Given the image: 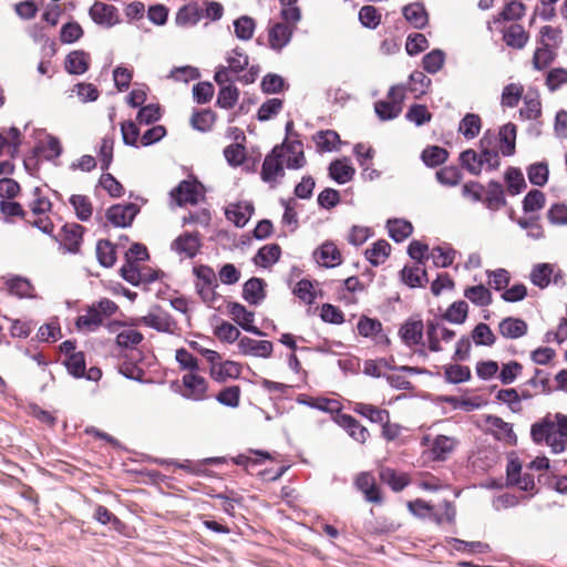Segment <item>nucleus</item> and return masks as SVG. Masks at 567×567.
<instances>
[{
	"mask_svg": "<svg viewBox=\"0 0 567 567\" xmlns=\"http://www.w3.org/2000/svg\"><path fill=\"white\" fill-rule=\"evenodd\" d=\"M210 377L218 381L224 382L228 379H237L241 373V365L235 361H224L218 365L209 368Z\"/></svg>",
	"mask_w": 567,
	"mask_h": 567,
	"instance_id": "obj_20",
	"label": "nucleus"
},
{
	"mask_svg": "<svg viewBox=\"0 0 567 567\" xmlns=\"http://www.w3.org/2000/svg\"><path fill=\"white\" fill-rule=\"evenodd\" d=\"M553 272L554 265L547 262L537 264L533 267L529 279L535 286L545 288L549 285Z\"/></svg>",
	"mask_w": 567,
	"mask_h": 567,
	"instance_id": "obj_34",
	"label": "nucleus"
},
{
	"mask_svg": "<svg viewBox=\"0 0 567 567\" xmlns=\"http://www.w3.org/2000/svg\"><path fill=\"white\" fill-rule=\"evenodd\" d=\"M461 178V172L454 166H445L436 172L437 182L447 187L456 186Z\"/></svg>",
	"mask_w": 567,
	"mask_h": 567,
	"instance_id": "obj_53",
	"label": "nucleus"
},
{
	"mask_svg": "<svg viewBox=\"0 0 567 567\" xmlns=\"http://www.w3.org/2000/svg\"><path fill=\"white\" fill-rule=\"evenodd\" d=\"M336 422L343 427L348 434L355 441L364 443L369 436L368 430L361 425L354 417L348 414H341L336 417Z\"/></svg>",
	"mask_w": 567,
	"mask_h": 567,
	"instance_id": "obj_19",
	"label": "nucleus"
},
{
	"mask_svg": "<svg viewBox=\"0 0 567 567\" xmlns=\"http://www.w3.org/2000/svg\"><path fill=\"white\" fill-rule=\"evenodd\" d=\"M142 321L151 328H154L163 332H172L174 329V322L164 312H151L142 318Z\"/></svg>",
	"mask_w": 567,
	"mask_h": 567,
	"instance_id": "obj_38",
	"label": "nucleus"
},
{
	"mask_svg": "<svg viewBox=\"0 0 567 567\" xmlns=\"http://www.w3.org/2000/svg\"><path fill=\"white\" fill-rule=\"evenodd\" d=\"M468 306L465 301H455L446 310L444 317L453 323H463L467 318Z\"/></svg>",
	"mask_w": 567,
	"mask_h": 567,
	"instance_id": "obj_51",
	"label": "nucleus"
},
{
	"mask_svg": "<svg viewBox=\"0 0 567 567\" xmlns=\"http://www.w3.org/2000/svg\"><path fill=\"white\" fill-rule=\"evenodd\" d=\"M254 207L248 202L230 203L226 209L225 215L227 219L235 224L237 227H244L250 219Z\"/></svg>",
	"mask_w": 567,
	"mask_h": 567,
	"instance_id": "obj_16",
	"label": "nucleus"
},
{
	"mask_svg": "<svg viewBox=\"0 0 567 567\" xmlns=\"http://www.w3.org/2000/svg\"><path fill=\"white\" fill-rule=\"evenodd\" d=\"M7 288L11 295L19 298H34V287L23 277L14 276L6 280Z\"/></svg>",
	"mask_w": 567,
	"mask_h": 567,
	"instance_id": "obj_27",
	"label": "nucleus"
},
{
	"mask_svg": "<svg viewBox=\"0 0 567 567\" xmlns=\"http://www.w3.org/2000/svg\"><path fill=\"white\" fill-rule=\"evenodd\" d=\"M96 255L100 264L104 267L113 266L116 260L114 247L107 240H100L97 243Z\"/></svg>",
	"mask_w": 567,
	"mask_h": 567,
	"instance_id": "obj_52",
	"label": "nucleus"
},
{
	"mask_svg": "<svg viewBox=\"0 0 567 567\" xmlns=\"http://www.w3.org/2000/svg\"><path fill=\"white\" fill-rule=\"evenodd\" d=\"M472 338L477 346H493L495 343V336L486 323H478L473 332Z\"/></svg>",
	"mask_w": 567,
	"mask_h": 567,
	"instance_id": "obj_59",
	"label": "nucleus"
},
{
	"mask_svg": "<svg viewBox=\"0 0 567 567\" xmlns=\"http://www.w3.org/2000/svg\"><path fill=\"white\" fill-rule=\"evenodd\" d=\"M390 251V244L381 239L374 243L371 248L367 249L365 257L373 266H379L386 260Z\"/></svg>",
	"mask_w": 567,
	"mask_h": 567,
	"instance_id": "obj_36",
	"label": "nucleus"
},
{
	"mask_svg": "<svg viewBox=\"0 0 567 567\" xmlns=\"http://www.w3.org/2000/svg\"><path fill=\"white\" fill-rule=\"evenodd\" d=\"M102 324L103 320L93 306H90L85 313L79 316L76 319L78 329L85 332L95 331Z\"/></svg>",
	"mask_w": 567,
	"mask_h": 567,
	"instance_id": "obj_35",
	"label": "nucleus"
},
{
	"mask_svg": "<svg viewBox=\"0 0 567 567\" xmlns=\"http://www.w3.org/2000/svg\"><path fill=\"white\" fill-rule=\"evenodd\" d=\"M92 20L105 28H111L120 22L117 9L103 2H95L90 9Z\"/></svg>",
	"mask_w": 567,
	"mask_h": 567,
	"instance_id": "obj_13",
	"label": "nucleus"
},
{
	"mask_svg": "<svg viewBox=\"0 0 567 567\" xmlns=\"http://www.w3.org/2000/svg\"><path fill=\"white\" fill-rule=\"evenodd\" d=\"M359 20L363 27L375 29L381 22V14L372 6H363L359 11Z\"/></svg>",
	"mask_w": 567,
	"mask_h": 567,
	"instance_id": "obj_64",
	"label": "nucleus"
},
{
	"mask_svg": "<svg viewBox=\"0 0 567 567\" xmlns=\"http://www.w3.org/2000/svg\"><path fill=\"white\" fill-rule=\"evenodd\" d=\"M499 150L504 156H511L515 153L516 125L506 123L499 128Z\"/></svg>",
	"mask_w": 567,
	"mask_h": 567,
	"instance_id": "obj_28",
	"label": "nucleus"
},
{
	"mask_svg": "<svg viewBox=\"0 0 567 567\" xmlns=\"http://www.w3.org/2000/svg\"><path fill=\"white\" fill-rule=\"evenodd\" d=\"M423 322L421 320H409L400 329L399 334L408 347L419 344L423 338Z\"/></svg>",
	"mask_w": 567,
	"mask_h": 567,
	"instance_id": "obj_18",
	"label": "nucleus"
},
{
	"mask_svg": "<svg viewBox=\"0 0 567 567\" xmlns=\"http://www.w3.org/2000/svg\"><path fill=\"white\" fill-rule=\"evenodd\" d=\"M390 237L400 243L406 239L413 230L411 223L403 219H393L388 221Z\"/></svg>",
	"mask_w": 567,
	"mask_h": 567,
	"instance_id": "obj_42",
	"label": "nucleus"
},
{
	"mask_svg": "<svg viewBox=\"0 0 567 567\" xmlns=\"http://www.w3.org/2000/svg\"><path fill=\"white\" fill-rule=\"evenodd\" d=\"M238 350L243 355H252L259 358H269L272 353V343L268 340H255L249 337H243L237 343Z\"/></svg>",
	"mask_w": 567,
	"mask_h": 567,
	"instance_id": "obj_11",
	"label": "nucleus"
},
{
	"mask_svg": "<svg viewBox=\"0 0 567 567\" xmlns=\"http://www.w3.org/2000/svg\"><path fill=\"white\" fill-rule=\"evenodd\" d=\"M464 297L478 307H485L492 303V293L483 285L466 288L464 290Z\"/></svg>",
	"mask_w": 567,
	"mask_h": 567,
	"instance_id": "obj_37",
	"label": "nucleus"
},
{
	"mask_svg": "<svg viewBox=\"0 0 567 567\" xmlns=\"http://www.w3.org/2000/svg\"><path fill=\"white\" fill-rule=\"evenodd\" d=\"M401 277L409 287H421L426 280V270L423 264H416L412 267L405 266L401 271Z\"/></svg>",
	"mask_w": 567,
	"mask_h": 567,
	"instance_id": "obj_31",
	"label": "nucleus"
},
{
	"mask_svg": "<svg viewBox=\"0 0 567 567\" xmlns=\"http://www.w3.org/2000/svg\"><path fill=\"white\" fill-rule=\"evenodd\" d=\"M447 152L440 146H431L422 152V161L425 165L434 167L447 159Z\"/></svg>",
	"mask_w": 567,
	"mask_h": 567,
	"instance_id": "obj_50",
	"label": "nucleus"
},
{
	"mask_svg": "<svg viewBox=\"0 0 567 567\" xmlns=\"http://www.w3.org/2000/svg\"><path fill=\"white\" fill-rule=\"evenodd\" d=\"M488 284L495 290H505L511 281L509 272L504 268L487 270Z\"/></svg>",
	"mask_w": 567,
	"mask_h": 567,
	"instance_id": "obj_57",
	"label": "nucleus"
},
{
	"mask_svg": "<svg viewBox=\"0 0 567 567\" xmlns=\"http://www.w3.org/2000/svg\"><path fill=\"white\" fill-rule=\"evenodd\" d=\"M482 202L489 210H498L506 205L503 186L497 182L488 183L485 197Z\"/></svg>",
	"mask_w": 567,
	"mask_h": 567,
	"instance_id": "obj_24",
	"label": "nucleus"
},
{
	"mask_svg": "<svg viewBox=\"0 0 567 567\" xmlns=\"http://www.w3.org/2000/svg\"><path fill=\"white\" fill-rule=\"evenodd\" d=\"M70 204L74 208L79 219L85 221L92 216L93 207L89 197L84 195H72L70 197Z\"/></svg>",
	"mask_w": 567,
	"mask_h": 567,
	"instance_id": "obj_46",
	"label": "nucleus"
},
{
	"mask_svg": "<svg viewBox=\"0 0 567 567\" xmlns=\"http://www.w3.org/2000/svg\"><path fill=\"white\" fill-rule=\"evenodd\" d=\"M297 403L318 409L323 412L334 413L340 411V404L336 400L327 398H312L306 394H299L296 399Z\"/></svg>",
	"mask_w": 567,
	"mask_h": 567,
	"instance_id": "obj_22",
	"label": "nucleus"
},
{
	"mask_svg": "<svg viewBox=\"0 0 567 567\" xmlns=\"http://www.w3.org/2000/svg\"><path fill=\"white\" fill-rule=\"evenodd\" d=\"M65 365L70 374L75 378H82L85 374V358L82 352L71 353L66 360Z\"/></svg>",
	"mask_w": 567,
	"mask_h": 567,
	"instance_id": "obj_60",
	"label": "nucleus"
},
{
	"mask_svg": "<svg viewBox=\"0 0 567 567\" xmlns=\"http://www.w3.org/2000/svg\"><path fill=\"white\" fill-rule=\"evenodd\" d=\"M403 16L416 29H422L427 23V13L420 3L405 6L403 8Z\"/></svg>",
	"mask_w": 567,
	"mask_h": 567,
	"instance_id": "obj_33",
	"label": "nucleus"
},
{
	"mask_svg": "<svg viewBox=\"0 0 567 567\" xmlns=\"http://www.w3.org/2000/svg\"><path fill=\"white\" fill-rule=\"evenodd\" d=\"M503 40L508 47L520 50L527 44L529 34L520 24H512L503 31Z\"/></svg>",
	"mask_w": 567,
	"mask_h": 567,
	"instance_id": "obj_23",
	"label": "nucleus"
},
{
	"mask_svg": "<svg viewBox=\"0 0 567 567\" xmlns=\"http://www.w3.org/2000/svg\"><path fill=\"white\" fill-rule=\"evenodd\" d=\"M83 227L78 224H69L63 227V241L68 251L76 252L80 248Z\"/></svg>",
	"mask_w": 567,
	"mask_h": 567,
	"instance_id": "obj_32",
	"label": "nucleus"
},
{
	"mask_svg": "<svg viewBox=\"0 0 567 567\" xmlns=\"http://www.w3.org/2000/svg\"><path fill=\"white\" fill-rule=\"evenodd\" d=\"M280 257V247L276 244L266 245L261 247L256 257L255 262L261 267H269L278 261Z\"/></svg>",
	"mask_w": 567,
	"mask_h": 567,
	"instance_id": "obj_41",
	"label": "nucleus"
},
{
	"mask_svg": "<svg viewBox=\"0 0 567 567\" xmlns=\"http://www.w3.org/2000/svg\"><path fill=\"white\" fill-rule=\"evenodd\" d=\"M235 34L239 40L248 41L252 38L256 22L251 17L241 16L234 21Z\"/></svg>",
	"mask_w": 567,
	"mask_h": 567,
	"instance_id": "obj_44",
	"label": "nucleus"
},
{
	"mask_svg": "<svg viewBox=\"0 0 567 567\" xmlns=\"http://www.w3.org/2000/svg\"><path fill=\"white\" fill-rule=\"evenodd\" d=\"M427 258L432 259L435 267L446 268L453 264L455 251L449 247H435L431 250Z\"/></svg>",
	"mask_w": 567,
	"mask_h": 567,
	"instance_id": "obj_47",
	"label": "nucleus"
},
{
	"mask_svg": "<svg viewBox=\"0 0 567 567\" xmlns=\"http://www.w3.org/2000/svg\"><path fill=\"white\" fill-rule=\"evenodd\" d=\"M293 31L291 25L275 23L268 32L269 47L275 51H281L290 42Z\"/></svg>",
	"mask_w": 567,
	"mask_h": 567,
	"instance_id": "obj_15",
	"label": "nucleus"
},
{
	"mask_svg": "<svg viewBox=\"0 0 567 567\" xmlns=\"http://www.w3.org/2000/svg\"><path fill=\"white\" fill-rule=\"evenodd\" d=\"M306 158L303 145L299 140H289L288 137L281 145L276 146L264 161L261 168V178L266 183L274 184L285 174L284 166L298 169L303 167Z\"/></svg>",
	"mask_w": 567,
	"mask_h": 567,
	"instance_id": "obj_1",
	"label": "nucleus"
},
{
	"mask_svg": "<svg viewBox=\"0 0 567 567\" xmlns=\"http://www.w3.org/2000/svg\"><path fill=\"white\" fill-rule=\"evenodd\" d=\"M408 507L413 515L419 517H433V519L437 524H442L445 522L451 523L454 520L455 517V508L452 506L450 502H444L442 512L435 509L433 506H431L430 504L422 499H415L413 502H410L408 504Z\"/></svg>",
	"mask_w": 567,
	"mask_h": 567,
	"instance_id": "obj_5",
	"label": "nucleus"
},
{
	"mask_svg": "<svg viewBox=\"0 0 567 567\" xmlns=\"http://www.w3.org/2000/svg\"><path fill=\"white\" fill-rule=\"evenodd\" d=\"M505 181L507 183V190L511 195H517L526 188L524 175L517 168H508L505 173Z\"/></svg>",
	"mask_w": 567,
	"mask_h": 567,
	"instance_id": "obj_45",
	"label": "nucleus"
},
{
	"mask_svg": "<svg viewBox=\"0 0 567 567\" xmlns=\"http://www.w3.org/2000/svg\"><path fill=\"white\" fill-rule=\"evenodd\" d=\"M353 411L374 423H385L390 421L389 412L367 403H355Z\"/></svg>",
	"mask_w": 567,
	"mask_h": 567,
	"instance_id": "obj_30",
	"label": "nucleus"
},
{
	"mask_svg": "<svg viewBox=\"0 0 567 567\" xmlns=\"http://www.w3.org/2000/svg\"><path fill=\"white\" fill-rule=\"evenodd\" d=\"M423 443L429 446V453L432 460L444 461L456 447L457 440L447 435H436L433 439L427 435L423 439Z\"/></svg>",
	"mask_w": 567,
	"mask_h": 567,
	"instance_id": "obj_6",
	"label": "nucleus"
},
{
	"mask_svg": "<svg viewBox=\"0 0 567 567\" xmlns=\"http://www.w3.org/2000/svg\"><path fill=\"white\" fill-rule=\"evenodd\" d=\"M486 425L496 440L502 441L507 445L516 444L517 436L511 423L505 422L498 416L488 415L486 417Z\"/></svg>",
	"mask_w": 567,
	"mask_h": 567,
	"instance_id": "obj_10",
	"label": "nucleus"
},
{
	"mask_svg": "<svg viewBox=\"0 0 567 567\" xmlns=\"http://www.w3.org/2000/svg\"><path fill=\"white\" fill-rule=\"evenodd\" d=\"M355 485L364 494L368 502H381L380 491L377 487L375 480L371 474L361 473L355 480Z\"/></svg>",
	"mask_w": 567,
	"mask_h": 567,
	"instance_id": "obj_26",
	"label": "nucleus"
},
{
	"mask_svg": "<svg viewBox=\"0 0 567 567\" xmlns=\"http://www.w3.org/2000/svg\"><path fill=\"white\" fill-rule=\"evenodd\" d=\"M182 394L184 398L195 401H199L206 398L208 383L206 379L198 373V371L185 373L182 378Z\"/></svg>",
	"mask_w": 567,
	"mask_h": 567,
	"instance_id": "obj_7",
	"label": "nucleus"
},
{
	"mask_svg": "<svg viewBox=\"0 0 567 567\" xmlns=\"http://www.w3.org/2000/svg\"><path fill=\"white\" fill-rule=\"evenodd\" d=\"M355 169L348 158L337 159L329 166V175L339 184L350 182L354 176Z\"/></svg>",
	"mask_w": 567,
	"mask_h": 567,
	"instance_id": "obj_21",
	"label": "nucleus"
},
{
	"mask_svg": "<svg viewBox=\"0 0 567 567\" xmlns=\"http://www.w3.org/2000/svg\"><path fill=\"white\" fill-rule=\"evenodd\" d=\"M532 440L539 444L545 442L554 454L566 450L567 415L563 413L548 414L530 427Z\"/></svg>",
	"mask_w": 567,
	"mask_h": 567,
	"instance_id": "obj_2",
	"label": "nucleus"
},
{
	"mask_svg": "<svg viewBox=\"0 0 567 567\" xmlns=\"http://www.w3.org/2000/svg\"><path fill=\"white\" fill-rule=\"evenodd\" d=\"M202 9L197 3L184 6L176 14V22L179 25H194L202 18Z\"/></svg>",
	"mask_w": 567,
	"mask_h": 567,
	"instance_id": "obj_40",
	"label": "nucleus"
},
{
	"mask_svg": "<svg viewBox=\"0 0 567 567\" xmlns=\"http://www.w3.org/2000/svg\"><path fill=\"white\" fill-rule=\"evenodd\" d=\"M224 156L229 165L239 166L246 158V148L240 143L230 144L224 150Z\"/></svg>",
	"mask_w": 567,
	"mask_h": 567,
	"instance_id": "obj_61",
	"label": "nucleus"
},
{
	"mask_svg": "<svg viewBox=\"0 0 567 567\" xmlns=\"http://www.w3.org/2000/svg\"><path fill=\"white\" fill-rule=\"evenodd\" d=\"M555 53L547 43L537 48L533 56V65L536 70L547 68L554 60Z\"/></svg>",
	"mask_w": 567,
	"mask_h": 567,
	"instance_id": "obj_54",
	"label": "nucleus"
},
{
	"mask_svg": "<svg viewBox=\"0 0 567 567\" xmlns=\"http://www.w3.org/2000/svg\"><path fill=\"white\" fill-rule=\"evenodd\" d=\"M318 265L327 268H332L341 262V255L338 248L332 243L321 245L313 254Z\"/></svg>",
	"mask_w": 567,
	"mask_h": 567,
	"instance_id": "obj_17",
	"label": "nucleus"
},
{
	"mask_svg": "<svg viewBox=\"0 0 567 567\" xmlns=\"http://www.w3.org/2000/svg\"><path fill=\"white\" fill-rule=\"evenodd\" d=\"M499 333L508 339L523 337L527 331V324L524 320L517 318H506L498 326Z\"/></svg>",
	"mask_w": 567,
	"mask_h": 567,
	"instance_id": "obj_29",
	"label": "nucleus"
},
{
	"mask_svg": "<svg viewBox=\"0 0 567 567\" xmlns=\"http://www.w3.org/2000/svg\"><path fill=\"white\" fill-rule=\"evenodd\" d=\"M202 247L198 233L185 231L173 240L171 248L181 258H194Z\"/></svg>",
	"mask_w": 567,
	"mask_h": 567,
	"instance_id": "obj_8",
	"label": "nucleus"
},
{
	"mask_svg": "<svg viewBox=\"0 0 567 567\" xmlns=\"http://www.w3.org/2000/svg\"><path fill=\"white\" fill-rule=\"evenodd\" d=\"M548 166L545 163H535L527 169L528 179L536 186H544L548 181Z\"/></svg>",
	"mask_w": 567,
	"mask_h": 567,
	"instance_id": "obj_56",
	"label": "nucleus"
},
{
	"mask_svg": "<svg viewBox=\"0 0 567 567\" xmlns=\"http://www.w3.org/2000/svg\"><path fill=\"white\" fill-rule=\"evenodd\" d=\"M171 196L179 206L196 204L202 196L200 186L194 182L183 181L171 192Z\"/></svg>",
	"mask_w": 567,
	"mask_h": 567,
	"instance_id": "obj_14",
	"label": "nucleus"
},
{
	"mask_svg": "<svg viewBox=\"0 0 567 567\" xmlns=\"http://www.w3.org/2000/svg\"><path fill=\"white\" fill-rule=\"evenodd\" d=\"M445 60V54L443 51L436 49L424 55L423 58V68L429 73L439 72Z\"/></svg>",
	"mask_w": 567,
	"mask_h": 567,
	"instance_id": "obj_63",
	"label": "nucleus"
},
{
	"mask_svg": "<svg viewBox=\"0 0 567 567\" xmlns=\"http://www.w3.org/2000/svg\"><path fill=\"white\" fill-rule=\"evenodd\" d=\"M487 144V138L484 136L481 140V145L483 147L481 154H478L474 150H466L461 153L460 161L464 168H466L471 174L478 175L484 167L489 171L496 169L499 166V156L495 151L487 150L485 145Z\"/></svg>",
	"mask_w": 567,
	"mask_h": 567,
	"instance_id": "obj_3",
	"label": "nucleus"
},
{
	"mask_svg": "<svg viewBox=\"0 0 567 567\" xmlns=\"http://www.w3.org/2000/svg\"><path fill=\"white\" fill-rule=\"evenodd\" d=\"M193 272L196 277L195 287L197 293L208 307L215 308L220 296L216 292L218 282L214 269L209 266L200 265L194 267Z\"/></svg>",
	"mask_w": 567,
	"mask_h": 567,
	"instance_id": "obj_4",
	"label": "nucleus"
},
{
	"mask_svg": "<svg viewBox=\"0 0 567 567\" xmlns=\"http://www.w3.org/2000/svg\"><path fill=\"white\" fill-rule=\"evenodd\" d=\"M458 131L466 138H474L481 131V118L478 115L468 113L460 123Z\"/></svg>",
	"mask_w": 567,
	"mask_h": 567,
	"instance_id": "obj_48",
	"label": "nucleus"
},
{
	"mask_svg": "<svg viewBox=\"0 0 567 567\" xmlns=\"http://www.w3.org/2000/svg\"><path fill=\"white\" fill-rule=\"evenodd\" d=\"M239 92L236 86L233 85H225L220 87L218 97H217V104L218 106L223 109H231L235 106V104L238 101Z\"/></svg>",
	"mask_w": 567,
	"mask_h": 567,
	"instance_id": "obj_55",
	"label": "nucleus"
},
{
	"mask_svg": "<svg viewBox=\"0 0 567 567\" xmlns=\"http://www.w3.org/2000/svg\"><path fill=\"white\" fill-rule=\"evenodd\" d=\"M90 55L84 51L75 50L68 54L65 59V70L70 74H83L87 71Z\"/></svg>",
	"mask_w": 567,
	"mask_h": 567,
	"instance_id": "obj_25",
	"label": "nucleus"
},
{
	"mask_svg": "<svg viewBox=\"0 0 567 567\" xmlns=\"http://www.w3.org/2000/svg\"><path fill=\"white\" fill-rule=\"evenodd\" d=\"M445 380L449 383L457 384L466 382L471 379V370L468 367L460 364H451L445 368Z\"/></svg>",
	"mask_w": 567,
	"mask_h": 567,
	"instance_id": "obj_49",
	"label": "nucleus"
},
{
	"mask_svg": "<svg viewBox=\"0 0 567 567\" xmlns=\"http://www.w3.org/2000/svg\"><path fill=\"white\" fill-rule=\"evenodd\" d=\"M215 336L224 342L233 343L236 340L239 341L240 331L231 323L223 321L215 328Z\"/></svg>",
	"mask_w": 567,
	"mask_h": 567,
	"instance_id": "obj_62",
	"label": "nucleus"
},
{
	"mask_svg": "<svg viewBox=\"0 0 567 567\" xmlns=\"http://www.w3.org/2000/svg\"><path fill=\"white\" fill-rule=\"evenodd\" d=\"M227 312L230 318L245 331L262 336V332L254 326L255 313L246 309L245 306L238 302H228Z\"/></svg>",
	"mask_w": 567,
	"mask_h": 567,
	"instance_id": "obj_9",
	"label": "nucleus"
},
{
	"mask_svg": "<svg viewBox=\"0 0 567 567\" xmlns=\"http://www.w3.org/2000/svg\"><path fill=\"white\" fill-rule=\"evenodd\" d=\"M243 297L247 302L257 305L264 298L262 281L258 278L249 279L244 285Z\"/></svg>",
	"mask_w": 567,
	"mask_h": 567,
	"instance_id": "obj_43",
	"label": "nucleus"
},
{
	"mask_svg": "<svg viewBox=\"0 0 567 567\" xmlns=\"http://www.w3.org/2000/svg\"><path fill=\"white\" fill-rule=\"evenodd\" d=\"M175 359L179 365V368L186 373H190L193 371H199V363L197 358H195L190 352L186 349H177L175 352Z\"/></svg>",
	"mask_w": 567,
	"mask_h": 567,
	"instance_id": "obj_58",
	"label": "nucleus"
},
{
	"mask_svg": "<svg viewBox=\"0 0 567 567\" xmlns=\"http://www.w3.org/2000/svg\"><path fill=\"white\" fill-rule=\"evenodd\" d=\"M138 208L134 204L113 205L106 212L107 220L115 227H127L132 224Z\"/></svg>",
	"mask_w": 567,
	"mask_h": 567,
	"instance_id": "obj_12",
	"label": "nucleus"
},
{
	"mask_svg": "<svg viewBox=\"0 0 567 567\" xmlns=\"http://www.w3.org/2000/svg\"><path fill=\"white\" fill-rule=\"evenodd\" d=\"M313 141L321 152H332L340 143L339 134L332 130L320 131L313 136Z\"/></svg>",
	"mask_w": 567,
	"mask_h": 567,
	"instance_id": "obj_39",
	"label": "nucleus"
}]
</instances>
